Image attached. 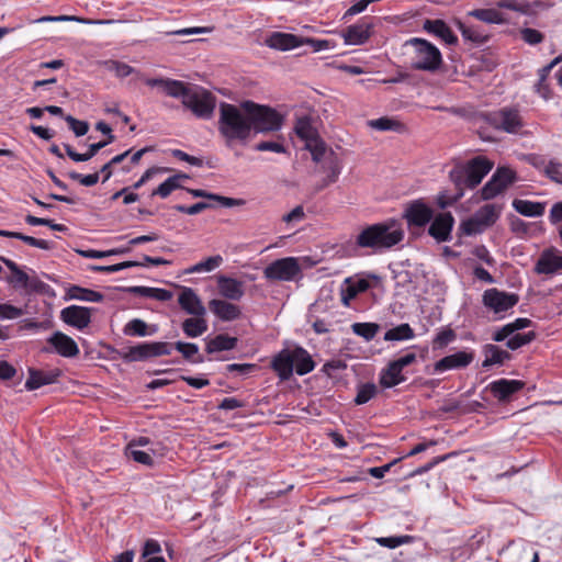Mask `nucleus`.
Segmentation results:
<instances>
[{"mask_svg":"<svg viewBox=\"0 0 562 562\" xmlns=\"http://www.w3.org/2000/svg\"><path fill=\"white\" fill-rule=\"evenodd\" d=\"M434 217L432 209L424 200H414L406 204L403 218L406 220L408 227H425Z\"/></svg>","mask_w":562,"mask_h":562,"instance_id":"obj_12","label":"nucleus"},{"mask_svg":"<svg viewBox=\"0 0 562 562\" xmlns=\"http://www.w3.org/2000/svg\"><path fill=\"white\" fill-rule=\"evenodd\" d=\"M472 125L481 139L493 142L495 137L490 130L517 134L524 126L519 110L505 106L496 111H483L475 113L472 117Z\"/></svg>","mask_w":562,"mask_h":562,"instance_id":"obj_2","label":"nucleus"},{"mask_svg":"<svg viewBox=\"0 0 562 562\" xmlns=\"http://www.w3.org/2000/svg\"><path fill=\"white\" fill-rule=\"evenodd\" d=\"M513 207L516 212L528 217L542 216L546 211L544 202H533L529 200L515 199Z\"/></svg>","mask_w":562,"mask_h":562,"instance_id":"obj_31","label":"nucleus"},{"mask_svg":"<svg viewBox=\"0 0 562 562\" xmlns=\"http://www.w3.org/2000/svg\"><path fill=\"white\" fill-rule=\"evenodd\" d=\"M369 125L378 131H398L402 127V124L390 117H380L376 120L369 121Z\"/></svg>","mask_w":562,"mask_h":562,"instance_id":"obj_53","label":"nucleus"},{"mask_svg":"<svg viewBox=\"0 0 562 562\" xmlns=\"http://www.w3.org/2000/svg\"><path fill=\"white\" fill-rule=\"evenodd\" d=\"M60 375L61 370L59 369L43 371L34 368H29V378L24 386L27 391H34L44 385H49L57 382Z\"/></svg>","mask_w":562,"mask_h":562,"instance_id":"obj_21","label":"nucleus"},{"mask_svg":"<svg viewBox=\"0 0 562 562\" xmlns=\"http://www.w3.org/2000/svg\"><path fill=\"white\" fill-rule=\"evenodd\" d=\"M403 47L409 57L411 68L414 70L437 72L442 64V54L437 46L422 37H412L404 42Z\"/></svg>","mask_w":562,"mask_h":562,"instance_id":"obj_6","label":"nucleus"},{"mask_svg":"<svg viewBox=\"0 0 562 562\" xmlns=\"http://www.w3.org/2000/svg\"><path fill=\"white\" fill-rule=\"evenodd\" d=\"M294 132L299 138L305 142V145L321 138L317 130L312 125L311 120L306 116L297 119Z\"/></svg>","mask_w":562,"mask_h":562,"instance_id":"obj_35","label":"nucleus"},{"mask_svg":"<svg viewBox=\"0 0 562 562\" xmlns=\"http://www.w3.org/2000/svg\"><path fill=\"white\" fill-rule=\"evenodd\" d=\"M108 69L113 71L117 77L125 78L130 75L136 72L135 68L127 65L126 63L119 60H110L108 61Z\"/></svg>","mask_w":562,"mask_h":562,"instance_id":"obj_57","label":"nucleus"},{"mask_svg":"<svg viewBox=\"0 0 562 562\" xmlns=\"http://www.w3.org/2000/svg\"><path fill=\"white\" fill-rule=\"evenodd\" d=\"M536 337L537 334L535 331L515 333L506 340V347L510 350H517L533 341Z\"/></svg>","mask_w":562,"mask_h":562,"instance_id":"obj_45","label":"nucleus"},{"mask_svg":"<svg viewBox=\"0 0 562 562\" xmlns=\"http://www.w3.org/2000/svg\"><path fill=\"white\" fill-rule=\"evenodd\" d=\"M157 331L154 325L149 327L146 322L140 318H133L123 327V334L130 337H146L151 336Z\"/></svg>","mask_w":562,"mask_h":562,"instance_id":"obj_33","label":"nucleus"},{"mask_svg":"<svg viewBox=\"0 0 562 562\" xmlns=\"http://www.w3.org/2000/svg\"><path fill=\"white\" fill-rule=\"evenodd\" d=\"M217 281V290L218 293L225 299L229 301H239L245 294V285L244 282L227 277L224 274H220L216 278Z\"/></svg>","mask_w":562,"mask_h":562,"instance_id":"obj_20","label":"nucleus"},{"mask_svg":"<svg viewBox=\"0 0 562 562\" xmlns=\"http://www.w3.org/2000/svg\"><path fill=\"white\" fill-rule=\"evenodd\" d=\"M520 35L524 42L529 45L540 44L544 35L536 29L525 27L520 31Z\"/></svg>","mask_w":562,"mask_h":562,"instance_id":"obj_64","label":"nucleus"},{"mask_svg":"<svg viewBox=\"0 0 562 562\" xmlns=\"http://www.w3.org/2000/svg\"><path fill=\"white\" fill-rule=\"evenodd\" d=\"M380 325L376 323H353L351 329L353 334L362 337L366 341H371L380 330Z\"/></svg>","mask_w":562,"mask_h":562,"instance_id":"obj_42","label":"nucleus"},{"mask_svg":"<svg viewBox=\"0 0 562 562\" xmlns=\"http://www.w3.org/2000/svg\"><path fill=\"white\" fill-rule=\"evenodd\" d=\"M458 27L465 41L481 45L487 42L488 36L482 33L476 26L467 25L465 23L458 22Z\"/></svg>","mask_w":562,"mask_h":562,"instance_id":"obj_41","label":"nucleus"},{"mask_svg":"<svg viewBox=\"0 0 562 562\" xmlns=\"http://www.w3.org/2000/svg\"><path fill=\"white\" fill-rule=\"evenodd\" d=\"M0 260L11 271V276L5 278V281L11 284L14 289H23L27 293H41L45 294L49 290V285L37 277L31 278L20 266L5 257H0Z\"/></svg>","mask_w":562,"mask_h":562,"instance_id":"obj_9","label":"nucleus"},{"mask_svg":"<svg viewBox=\"0 0 562 562\" xmlns=\"http://www.w3.org/2000/svg\"><path fill=\"white\" fill-rule=\"evenodd\" d=\"M373 24L368 19H361L356 24L349 25L342 33L345 43L348 45H362L372 34Z\"/></svg>","mask_w":562,"mask_h":562,"instance_id":"obj_19","label":"nucleus"},{"mask_svg":"<svg viewBox=\"0 0 562 562\" xmlns=\"http://www.w3.org/2000/svg\"><path fill=\"white\" fill-rule=\"evenodd\" d=\"M404 238V231L395 220H387L364 227L356 238L359 248L371 249L381 254L398 245Z\"/></svg>","mask_w":562,"mask_h":562,"instance_id":"obj_4","label":"nucleus"},{"mask_svg":"<svg viewBox=\"0 0 562 562\" xmlns=\"http://www.w3.org/2000/svg\"><path fill=\"white\" fill-rule=\"evenodd\" d=\"M270 48L278 50H290L303 45V36L291 33L273 32L266 41Z\"/></svg>","mask_w":562,"mask_h":562,"instance_id":"obj_25","label":"nucleus"},{"mask_svg":"<svg viewBox=\"0 0 562 562\" xmlns=\"http://www.w3.org/2000/svg\"><path fill=\"white\" fill-rule=\"evenodd\" d=\"M181 308L193 316H204L206 310L193 289L183 286L178 297Z\"/></svg>","mask_w":562,"mask_h":562,"instance_id":"obj_22","label":"nucleus"},{"mask_svg":"<svg viewBox=\"0 0 562 562\" xmlns=\"http://www.w3.org/2000/svg\"><path fill=\"white\" fill-rule=\"evenodd\" d=\"M454 217L450 212H442L434 215L428 227V234L437 243H446L452 239Z\"/></svg>","mask_w":562,"mask_h":562,"instance_id":"obj_13","label":"nucleus"},{"mask_svg":"<svg viewBox=\"0 0 562 562\" xmlns=\"http://www.w3.org/2000/svg\"><path fill=\"white\" fill-rule=\"evenodd\" d=\"M238 339L228 336L227 334H218L213 338L205 339V351L207 353H215L221 351H228L236 348Z\"/></svg>","mask_w":562,"mask_h":562,"instance_id":"obj_29","label":"nucleus"},{"mask_svg":"<svg viewBox=\"0 0 562 562\" xmlns=\"http://www.w3.org/2000/svg\"><path fill=\"white\" fill-rule=\"evenodd\" d=\"M209 307L223 322H233L241 316L240 307L226 300L213 299L209 302Z\"/></svg>","mask_w":562,"mask_h":562,"instance_id":"obj_24","label":"nucleus"},{"mask_svg":"<svg viewBox=\"0 0 562 562\" xmlns=\"http://www.w3.org/2000/svg\"><path fill=\"white\" fill-rule=\"evenodd\" d=\"M518 302V294L501 291L497 288L487 289L482 295L483 305L495 315H498L496 319L503 318L505 313L513 308Z\"/></svg>","mask_w":562,"mask_h":562,"instance_id":"obj_11","label":"nucleus"},{"mask_svg":"<svg viewBox=\"0 0 562 562\" xmlns=\"http://www.w3.org/2000/svg\"><path fill=\"white\" fill-rule=\"evenodd\" d=\"M474 358V351L467 349L445 356L434 363L432 373H442L449 370L464 369L473 362Z\"/></svg>","mask_w":562,"mask_h":562,"instance_id":"obj_14","label":"nucleus"},{"mask_svg":"<svg viewBox=\"0 0 562 562\" xmlns=\"http://www.w3.org/2000/svg\"><path fill=\"white\" fill-rule=\"evenodd\" d=\"M217 130L228 148L235 144L246 145L251 137L248 114L243 111L240 104L227 102L220 104Z\"/></svg>","mask_w":562,"mask_h":562,"instance_id":"obj_3","label":"nucleus"},{"mask_svg":"<svg viewBox=\"0 0 562 562\" xmlns=\"http://www.w3.org/2000/svg\"><path fill=\"white\" fill-rule=\"evenodd\" d=\"M143 265L144 263H140L138 261L130 260V261H123V262L110 265V266H92L91 270L97 271V272L113 273V272H119V271L127 269V268L139 267Z\"/></svg>","mask_w":562,"mask_h":562,"instance_id":"obj_52","label":"nucleus"},{"mask_svg":"<svg viewBox=\"0 0 562 562\" xmlns=\"http://www.w3.org/2000/svg\"><path fill=\"white\" fill-rule=\"evenodd\" d=\"M223 263V257L215 255L202 260L187 270L189 273L210 272L218 268Z\"/></svg>","mask_w":562,"mask_h":562,"instance_id":"obj_46","label":"nucleus"},{"mask_svg":"<svg viewBox=\"0 0 562 562\" xmlns=\"http://www.w3.org/2000/svg\"><path fill=\"white\" fill-rule=\"evenodd\" d=\"M562 270V251L551 246L539 256L533 271L537 274H555Z\"/></svg>","mask_w":562,"mask_h":562,"instance_id":"obj_17","label":"nucleus"},{"mask_svg":"<svg viewBox=\"0 0 562 562\" xmlns=\"http://www.w3.org/2000/svg\"><path fill=\"white\" fill-rule=\"evenodd\" d=\"M331 158L324 165L322 168L327 171V176L315 186V191L319 192L327 188L329 184L335 183L338 180V177L341 172V167L338 162V159L334 156V153H330Z\"/></svg>","mask_w":562,"mask_h":562,"instance_id":"obj_32","label":"nucleus"},{"mask_svg":"<svg viewBox=\"0 0 562 562\" xmlns=\"http://www.w3.org/2000/svg\"><path fill=\"white\" fill-rule=\"evenodd\" d=\"M456 339V331L450 327H445L440 331H438L435 338L432 339V348L434 350L443 349L449 344L453 342Z\"/></svg>","mask_w":562,"mask_h":562,"instance_id":"obj_50","label":"nucleus"},{"mask_svg":"<svg viewBox=\"0 0 562 562\" xmlns=\"http://www.w3.org/2000/svg\"><path fill=\"white\" fill-rule=\"evenodd\" d=\"M119 357L126 363L140 362L151 359L148 341L139 342L125 350L117 351Z\"/></svg>","mask_w":562,"mask_h":562,"instance_id":"obj_28","label":"nucleus"},{"mask_svg":"<svg viewBox=\"0 0 562 562\" xmlns=\"http://www.w3.org/2000/svg\"><path fill=\"white\" fill-rule=\"evenodd\" d=\"M524 387L525 382L520 380L498 379L488 384L491 393L501 403L509 402Z\"/></svg>","mask_w":562,"mask_h":562,"instance_id":"obj_18","label":"nucleus"},{"mask_svg":"<svg viewBox=\"0 0 562 562\" xmlns=\"http://www.w3.org/2000/svg\"><path fill=\"white\" fill-rule=\"evenodd\" d=\"M145 85L159 88L171 98H181L182 104L200 119H211L216 106V98L210 91L171 78H147Z\"/></svg>","mask_w":562,"mask_h":562,"instance_id":"obj_1","label":"nucleus"},{"mask_svg":"<svg viewBox=\"0 0 562 562\" xmlns=\"http://www.w3.org/2000/svg\"><path fill=\"white\" fill-rule=\"evenodd\" d=\"M149 351L153 358L169 356L173 349L172 342L148 341Z\"/></svg>","mask_w":562,"mask_h":562,"instance_id":"obj_55","label":"nucleus"},{"mask_svg":"<svg viewBox=\"0 0 562 562\" xmlns=\"http://www.w3.org/2000/svg\"><path fill=\"white\" fill-rule=\"evenodd\" d=\"M92 312H94L93 307L70 305L61 310L60 319L65 324L82 330L91 323Z\"/></svg>","mask_w":562,"mask_h":562,"instance_id":"obj_15","label":"nucleus"},{"mask_svg":"<svg viewBox=\"0 0 562 562\" xmlns=\"http://www.w3.org/2000/svg\"><path fill=\"white\" fill-rule=\"evenodd\" d=\"M177 189H183L180 182H178V177H169L153 191L151 195H159L161 199H166Z\"/></svg>","mask_w":562,"mask_h":562,"instance_id":"obj_51","label":"nucleus"},{"mask_svg":"<svg viewBox=\"0 0 562 562\" xmlns=\"http://www.w3.org/2000/svg\"><path fill=\"white\" fill-rule=\"evenodd\" d=\"M544 175L552 181L562 184V164L550 160L544 167Z\"/></svg>","mask_w":562,"mask_h":562,"instance_id":"obj_62","label":"nucleus"},{"mask_svg":"<svg viewBox=\"0 0 562 562\" xmlns=\"http://www.w3.org/2000/svg\"><path fill=\"white\" fill-rule=\"evenodd\" d=\"M47 344L52 348H44L45 352H56L65 358H75L80 350L77 342L68 335L61 331H55L47 338Z\"/></svg>","mask_w":562,"mask_h":562,"instance_id":"obj_16","label":"nucleus"},{"mask_svg":"<svg viewBox=\"0 0 562 562\" xmlns=\"http://www.w3.org/2000/svg\"><path fill=\"white\" fill-rule=\"evenodd\" d=\"M213 207V204L211 203H207V202H198L193 205H190V206H187V205H183V204H177L173 206V209L177 211V212H180V213H183V214H188V215H196L201 212H203L204 210L206 209H211Z\"/></svg>","mask_w":562,"mask_h":562,"instance_id":"obj_61","label":"nucleus"},{"mask_svg":"<svg viewBox=\"0 0 562 562\" xmlns=\"http://www.w3.org/2000/svg\"><path fill=\"white\" fill-rule=\"evenodd\" d=\"M173 348L179 351L183 359L190 363H202L204 357L199 352V346L194 342L176 341Z\"/></svg>","mask_w":562,"mask_h":562,"instance_id":"obj_37","label":"nucleus"},{"mask_svg":"<svg viewBox=\"0 0 562 562\" xmlns=\"http://www.w3.org/2000/svg\"><path fill=\"white\" fill-rule=\"evenodd\" d=\"M491 178L505 190L516 181L517 175L508 167H498Z\"/></svg>","mask_w":562,"mask_h":562,"instance_id":"obj_47","label":"nucleus"},{"mask_svg":"<svg viewBox=\"0 0 562 562\" xmlns=\"http://www.w3.org/2000/svg\"><path fill=\"white\" fill-rule=\"evenodd\" d=\"M502 207L496 204H485L481 206L474 214L484 226L485 229L493 226L499 218Z\"/></svg>","mask_w":562,"mask_h":562,"instance_id":"obj_38","label":"nucleus"},{"mask_svg":"<svg viewBox=\"0 0 562 562\" xmlns=\"http://www.w3.org/2000/svg\"><path fill=\"white\" fill-rule=\"evenodd\" d=\"M413 537L405 535V536H392V537H381L376 539V542L385 548L389 549H395L402 544L412 542Z\"/></svg>","mask_w":562,"mask_h":562,"instance_id":"obj_54","label":"nucleus"},{"mask_svg":"<svg viewBox=\"0 0 562 562\" xmlns=\"http://www.w3.org/2000/svg\"><path fill=\"white\" fill-rule=\"evenodd\" d=\"M407 380L403 370L393 361H390L385 368H383L379 374V383L383 389L394 387Z\"/></svg>","mask_w":562,"mask_h":562,"instance_id":"obj_27","label":"nucleus"},{"mask_svg":"<svg viewBox=\"0 0 562 562\" xmlns=\"http://www.w3.org/2000/svg\"><path fill=\"white\" fill-rule=\"evenodd\" d=\"M423 30L427 33L442 40L448 45H456L458 43L457 35L441 19H426L423 23Z\"/></svg>","mask_w":562,"mask_h":562,"instance_id":"obj_23","label":"nucleus"},{"mask_svg":"<svg viewBox=\"0 0 562 562\" xmlns=\"http://www.w3.org/2000/svg\"><path fill=\"white\" fill-rule=\"evenodd\" d=\"M256 151H273L277 154H286V147L284 146V137L278 135L276 140H262L254 146Z\"/></svg>","mask_w":562,"mask_h":562,"instance_id":"obj_44","label":"nucleus"},{"mask_svg":"<svg viewBox=\"0 0 562 562\" xmlns=\"http://www.w3.org/2000/svg\"><path fill=\"white\" fill-rule=\"evenodd\" d=\"M305 149H307L311 153L312 159L315 162H319L326 153V144L322 138H318L316 142L306 144Z\"/></svg>","mask_w":562,"mask_h":562,"instance_id":"obj_63","label":"nucleus"},{"mask_svg":"<svg viewBox=\"0 0 562 562\" xmlns=\"http://www.w3.org/2000/svg\"><path fill=\"white\" fill-rule=\"evenodd\" d=\"M542 4L543 3L539 0L532 3L517 0H501L497 3L499 8L509 9L513 11L520 12L522 14H531L533 12V8L541 7Z\"/></svg>","mask_w":562,"mask_h":562,"instance_id":"obj_39","label":"nucleus"},{"mask_svg":"<svg viewBox=\"0 0 562 562\" xmlns=\"http://www.w3.org/2000/svg\"><path fill=\"white\" fill-rule=\"evenodd\" d=\"M378 393V387L374 383L368 382L359 384L357 387V395L355 397V404L363 405L372 400Z\"/></svg>","mask_w":562,"mask_h":562,"instance_id":"obj_49","label":"nucleus"},{"mask_svg":"<svg viewBox=\"0 0 562 562\" xmlns=\"http://www.w3.org/2000/svg\"><path fill=\"white\" fill-rule=\"evenodd\" d=\"M104 295L101 292L70 284L66 289L65 300H78L83 302H102Z\"/></svg>","mask_w":562,"mask_h":562,"instance_id":"obj_30","label":"nucleus"},{"mask_svg":"<svg viewBox=\"0 0 562 562\" xmlns=\"http://www.w3.org/2000/svg\"><path fill=\"white\" fill-rule=\"evenodd\" d=\"M64 120L77 137L86 135L89 131V124L86 121L77 120L71 115H65Z\"/></svg>","mask_w":562,"mask_h":562,"instance_id":"obj_58","label":"nucleus"},{"mask_svg":"<svg viewBox=\"0 0 562 562\" xmlns=\"http://www.w3.org/2000/svg\"><path fill=\"white\" fill-rule=\"evenodd\" d=\"M114 139H115V136L114 135H110L104 140H100L98 143H93V144L89 145L88 150L86 153H83V154L77 153L72 148V146H70L69 144H64V148L66 150L67 156L71 160H74L76 162H83V161H88L91 158H93L99 153V150H101L102 148H104L109 144L113 143Z\"/></svg>","mask_w":562,"mask_h":562,"instance_id":"obj_26","label":"nucleus"},{"mask_svg":"<svg viewBox=\"0 0 562 562\" xmlns=\"http://www.w3.org/2000/svg\"><path fill=\"white\" fill-rule=\"evenodd\" d=\"M483 352L485 355V360L482 363L484 368L494 364H503L506 360L512 359V355L508 351L503 350L498 346L493 344L485 345L483 348Z\"/></svg>","mask_w":562,"mask_h":562,"instance_id":"obj_34","label":"nucleus"},{"mask_svg":"<svg viewBox=\"0 0 562 562\" xmlns=\"http://www.w3.org/2000/svg\"><path fill=\"white\" fill-rule=\"evenodd\" d=\"M485 231L475 214L467 220H463L459 226L460 235L474 236L482 234Z\"/></svg>","mask_w":562,"mask_h":562,"instance_id":"obj_48","label":"nucleus"},{"mask_svg":"<svg viewBox=\"0 0 562 562\" xmlns=\"http://www.w3.org/2000/svg\"><path fill=\"white\" fill-rule=\"evenodd\" d=\"M415 333L409 324L404 323L394 328L389 329L384 334L385 341H401L414 338Z\"/></svg>","mask_w":562,"mask_h":562,"instance_id":"obj_40","label":"nucleus"},{"mask_svg":"<svg viewBox=\"0 0 562 562\" xmlns=\"http://www.w3.org/2000/svg\"><path fill=\"white\" fill-rule=\"evenodd\" d=\"M240 108L248 114L251 135L277 133L283 127L284 115L269 105L245 100Z\"/></svg>","mask_w":562,"mask_h":562,"instance_id":"obj_7","label":"nucleus"},{"mask_svg":"<svg viewBox=\"0 0 562 562\" xmlns=\"http://www.w3.org/2000/svg\"><path fill=\"white\" fill-rule=\"evenodd\" d=\"M68 177L74 181H78L80 184L85 187H93L100 180L99 172L81 175L77 171H70L68 172Z\"/></svg>","mask_w":562,"mask_h":562,"instance_id":"obj_60","label":"nucleus"},{"mask_svg":"<svg viewBox=\"0 0 562 562\" xmlns=\"http://www.w3.org/2000/svg\"><path fill=\"white\" fill-rule=\"evenodd\" d=\"M493 168V162L483 156L474 157L465 165H457L449 171V179L456 189H474Z\"/></svg>","mask_w":562,"mask_h":562,"instance_id":"obj_8","label":"nucleus"},{"mask_svg":"<svg viewBox=\"0 0 562 562\" xmlns=\"http://www.w3.org/2000/svg\"><path fill=\"white\" fill-rule=\"evenodd\" d=\"M15 239L22 240L23 243L27 244L29 246L36 247L44 250H50L54 248V243L45 239H38L33 236H29L22 233H19L18 236H15Z\"/></svg>","mask_w":562,"mask_h":562,"instance_id":"obj_56","label":"nucleus"},{"mask_svg":"<svg viewBox=\"0 0 562 562\" xmlns=\"http://www.w3.org/2000/svg\"><path fill=\"white\" fill-rule=\"evenodd\" d=\"M310 352L300 345L283 348L271 360V368L281 381H288L295 372L305 375L315 369Z\"/></svg>","mask_w":562,"mask_h":562,"instance_id":"obj_5","label":"nucleus"},{"mask_svg":"<svg viewBox=\"0 0 562 562\" xmlns=\"http://www.w3.org/2000/svg\"><path fill=\"white\" fill-rule=\"evenodd\" d=\"M503 188L496 183L492 178L482 187L480 190L481 199L484 201H488L494 199L496 195L502 193Z\"/></svg>","mask_w":562,"mask_h":562,"instance_id":"obj_59","label":"nucleus"},{"mask_svg":"<svg viewBox=\"0 0 562 562\" xmlns=\"http://www.w3.org/2000/svg\"><path fill=\"white\" fill-rule=\"evenodd\" d=\"M263 277L269 281H295L303 277L302 267L295 257L277 259L263 269Z\"/></svg>","mask_w":562,"mask_h":562,"instance_id":"obj_10","label":"nucleus"},{"mask_svg":"<svg viewBox=\"0 0 562 562\" xmlns=\"http://www.w3.org/2000/svg\"><path fill=\"white\" fill-rule=\"evenodd\" d=\"M470 15L477 20L492 24H502L505 22L503 14L495 9H476L470 12Z\"/></svg>","mask_w":562,"mask_h":562,"instance_id":"obj_43","label":"nucleus"},{"mask_svg":"<svg viewBox=\"0 0 562 562\" xmlns=\"http://www.w3.org/2000/svg\"><path fill=\"white\" fill-rule=\"evenodd\" d=\"M181 328L189 338L202 336L207 330V322L203 316H194L182 322Z\"/></svg>","mask_w":562,"mask_h":562,"instance_id":"obj_36","label":"nucleus"}]
</instances>
